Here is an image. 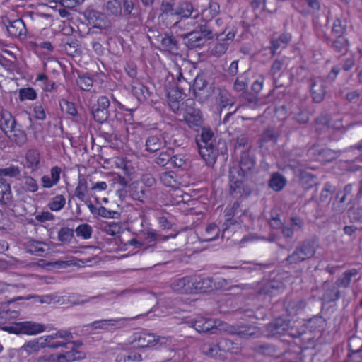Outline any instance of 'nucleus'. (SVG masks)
I'll return each mask as SVG.
<instances>
[{"mask_svg":"<svg viewBox=\"0 0 362 362\" xmlns=\"http://www.w3.org/2000/svg\"><path fill=\"white\" fill-rule=\"evenodd\" d=\"M45 247H47L45 243L31 240L27 245V250L33 255L43 256L46 251Z\"/></svg>","mask_w":362,"mask_h":362,"instance_id":"nucleus-32","label":"nucleus"},{"mask_svg":"<svg viewBox=\"0 0 362 362\" xmlns=\"http://www.w3.org/2000/svg\"><path fill=\"white\" fill-rule=\"evenodd\" d=\"M13 195L11 185L6 180L0 178V202L9 204L12 201Z\"/></svg>","mask_w":362,"mask_h":362,"instance_id":"nucleus-26","label":"nucleus"},{"mask_svg":"<svg viewBox=\"0 0 362 362\" xmlns=\"http://www.w3.org/2000/svg\"><path fill=\"white\" fill-rule=\"evenodd\" d=\"M132 92L134 95L136 96L138 100L141 102L145 101L151 95V93L148 88L142 83H136L132 86Z\"/></svg>","mask_w":362,"mask_h":362,"instance_id":"nucleus-28","label":"nucleus"},{"mask_svg":"<svg viewBox=\"0 0 362 362\" xmlns=\"http://www.w3.org/2000/svg\"><path fill=\"white\" fill-rule=\"evenodd\" d=\"M264 334L268 337H281L282 335L298 337L300 335V333L293 332V328L290 327L288 320L281 317L276 318L267 325Z\"/></svg>","mask_w":362,"mask_h":362,"instance_id":"nucleus-8","label":"nucleus"},{"mask_svg":"<svg viewBox=\"0 0 362 362\" xmlns=\"http://www.w3.org/2000/svg\"><path fill=\"white\" fill-rule=\"evenodd\" d=\"M272 218L269 221L271 227L274 229L283 228L284 226L282 221L279 218V214L274 211L272 212Z\"/></svg>","mask_w":362,"mask_h":362,"instance_id":"nucleus-60","label":"nucleus"},{"mask_svg":"<svg viewBox=\"0 0 362 362\" xmlns=\"http://www.w3.org/2000/svg\"><path fill=\"white\" fill-rule=\"evenodd\" d=\"M202 351L207 356L216 357L220 352L219 344L205 343L202 345Z\"/></svg>","mask_w":362,"mask_h":362,"instance_id":"nucleus-46","label":"nucleus"},{"mask_svg":"<svg viewBox=\"0 0 362 362\" xmlns=\"http://www.w3.org/2000/svg\"><path fill=\"white\" fill-rule=\"evenodd\" d=\"M98 216L105 218H118L120 216V214L117 211H112L104 206H100Z\"/></svg>","mask_w":362,"mask_h":362,"instance_id":"nucleus-55","label":"nucleus"},{"mask_svg":"<svg viewBox=\"0 0 362 362\" xmlns=\"http://www.w3.org/2000/svg\"><path fill=\"white\" fill-rule=\"evenodd\" d=\"M209 280L199 276H184L175 279L170 284L171 288L180 293H191L203 291L206 288L204 284Z\"/></svg>","mask_w":362,"mask_h":362,"instance_id":"nucleus-3","label":"nucleus"},{"mask_svg":"<svg viewBox=\"0 0 362 362\" xmlns=\"http://www.w3.org/2000/svg\"><path fill=\"white\" fill-rule=\"evenodd\" d=\"M7 30L10 35L16 37H25L26 35L25 25L22 19H16L8 21L6 25Z\"/></svg>","mask_w":362,"mask_h":362,"instance_id":"nucleus-16","label":"nucleus"},{"mask_svg":"<svg viewBox=\"0 0 362 362\" xmlns=\"http://www.w3.org/2000/svg\"><path fill=\"white\" fill-rule=\"evenodd\" d=\"M160 182L166 187L171 188H177L180 186V182L173 171L163 172L160 174Z\"/></svg>","mask_w":362,"mask_h":362,"instance_id":"nucleus-27","label":"nucleus"},{"mask_svg":"<svg viewBox=\"0 0 362 362\" xmlns=\"http://www.w3.org/2000/svg\"><path fill=\"white\" fill-rule=\"evenodd\" d=\"M315 252L316 249L314 243L304 241L286 258V261L289 264H298L313 257Z\"/></svg>","mask_w":362,"mask_h":362,"instance_id":"nucleus-9","label":"nucleus"},{"mask_svg":"<svg viewBox=\"0 0 362 362\" xmlns=\"http://www.w3.org/2000/svg\"><path fill=\"white\" fill-rule=\"evenodd\" d=\"M157 341L158 338L156 335L146 332L138 334L134 339L136 346L141 348L153 346Z\"/></svg>","mask_w":362,"mask_h":362,"instance_id":"nucleus-21","label":"nucleus"},{"mask_svg":"<svg viewBox=\"0 0 362 362\" xmlns=\"http://www.w3.org/2000/svg\"><path fill=\"white\" fill-rule=\"evenodd\" d=\"M333 47L339 52L346 50V42L344 37H337L333 42Z\"/></svg>","mask_w":362,"mask_h":362,"instance_id":"nucleus-61","label":"nucleus"},{"mask_svg":"<svg viewBox=\"0 0 362 362\" xmlns=\"http://www.w3.org/2000/svg\"><path fill=\"white\" fill-rule=\"evenodd\" d=\"M228 48V44L226 42H217L211 49V54L214 56H221L226 53Z\"/></svg>","mask_w":362,"mask_h":362,"instance_id":"nucleus-53","label":"nucleus"},{"mask_svg":"<svg viewBox=\"0 0 362 362\" xmlns=\"http://www.w3.org/2000/svg\"><path fill=\"white\" fill-rule=\"evenodd\" d=\"M50 264L53 267H57L59 269H65L69 267L76 265V264L75 262V258L72 257L71 259H68V260H57V261L50 263Z\"/></svg>","mask_w":362,"mask_h":362,"instance_id":"nucleus-58","label":"nucleus"},{"mask_svg":"<svg viewBox=\"0 0 362 362\" xmlns=\"http://www.w3.org/2000/svg\"><path fill=\"white\" fill-rule=\"evenodd\" d=\"M16 126V120L12 114L9 111L2 109L0 112V129L5 134H7L8 132L11 133V130Z\"/></svg>","mask_w":362,"mask_h":362,"instance_id":"nucleus-14","label":"nucleus"},{"mask_svg":"<svg viewBox=\"0 0 362 362\" xmlns=\"http://www.w3.org/2000/svg\"><path fill=\"white\" fill-rule=\"evenodd\" d=\"M201 129L202 132L196 139L199 153L207 164H211L215 162L217 156L214 134L209 129Z\"/></svg>","mask_w":362,"mask_h":362,"instance_id":"nucleus-2","label":"nucleus"},{"mask_svg":"<svg viewBox=\"0 0 362 362\" xmlns=\"http://www.w3.org/2000/svg\"><path fill=\"white\" fill-rule=\"evenodd\" d=\"M34 117L39 120H44L46 118V114L44 107L40 104H35L33 107Z\"/></svg>","mask_w":362,"mask_h":362,"instance_id":"nucleus-62","label":"nucleus"},{"mask_svg":"<svg viewBox=\"0 0 362 362\" xmlns=\"http://www.w3.org/2000/svg\"><path fill=\"white\" fill-rule=\"evenodd\" d=\"M65 204V196L63 194H58L51 199L47 206L52 211H59L64 207Z\"/></svg>","mask_w":362,"mask_h":362,"instance_id":"nucleus-37","label":"nucleus"},{"mask_svg":"<svg viewBox=\"0 0 362 362\" xmlns=\"http://www.w3.org/2000/svg\"><path fill=\"white\" fill-rule=\"evenodd\" d=\"M18 98L21 102L34 100L37 98V93L33 88H22L18 90Z\"/></svg>","mask_w":362,"mask_h":362,"instance_id":"nucleus-43","label":"nucleus"},{"mask_svg":"<svg viewBox=\"0 0 362 362\" xmlns=\"http://www.w3.org/2000/svg\"><path fill=\"white\" fill-rule=\"evenodd\" d=\"M198 23L199 31H192L184 35L185 38L188 39L187 45L192 48L203 45L206 40L212 38L214 33L213 28L209 26L208 23Z\"/></svg>","mask_w":362,"mask_h":362,"instance_id":"nucleus-7","label":"nucleus"},{"mask_svg":"<svg viewBox=\"0 0 362 362\" xmlns=\"http://www.w3.org/2000/svg\"><path fill=\"white\" fill-rule=\"evenodd\" d=\"M21 169L18 166L11 165L6 168H0V177H16L20 175Z\"/></svg>","mask_w":362,"mask_h":362,"instance_id":"nucleus-47","label":"nucleus"},{"mask_svg":"<svg viewBox=\"0 0 362 362\" xmlns=\"http://www.w3.org/2000/svg\"><path fill=\"white\" fill-rule=\"evenodd\" d=\"M122 319L100 320L92 322L91 326L94 329H107L109 327L115 326Z\"/></svg>","mask_w":362,"mask_h":362,"instance_id":"nucleus-45","label":"nucleus"},{"mask_svg":"<svg viewBox=\"0 0 362 362\" xmlns=\"http://www.w3.org/2000/svg\"><path fill=\"white\" fill-rule=\"evenodd\" d=\"M85 354L72 347L70 351L58 354V362H72L76 360L83 359Z\"/></svg>","mask_w":362,"mask_h":362,"instance_id":"nucleus-25","label":"nucleus"},{"mask_svg":"<svg viewBox=\"0 0 362 362\" xmlns=\"http://www.w3.org/2000/svg\"><path fill=\"white\" fill-rule=\"evenodd\" d=\"M87 193H88L87 180L83 175H79L78 180V184L74 190V195L80 201L86 203L88 201Z\"/></svg>","mask_w":362,"mask_h":362,"instance_id":"nucleus-22","label":"nucleus"},{"mask_svg":"<svg viewBox=\"0 0 362 362\" xmlns=\"http://www.w3.org/2000/svg\"><path fill=\"white\" fill-rule=\"evenodd\" d=\"M76 83L81 90L89 91L93 86V81L90 76L82 75L78 77Z\"/></svg>","mask_w":362,"mask_h":362,"instance_id":"nucleus-48","label":"nucleus"},{"mask_svg":"<svg viewBox=\"0 0 362 362\" xmlns=\"http://www.w3.org/2000/svg\"><path fill=\"white\" fill-rule=\"evenodd\" d=\"M45 326L42 324L32 321L15 322L10 325L1 327V329L9 333L24 334L28 335H35L45 331Z\"/></svg>","mask_w":362,"mask_h":362,"instance_id":"nucleus-6","label":"nucleus"},{"mask_svg":"<svg viewBox=\"0 0 362 362\" xmlns=\"http://www.w3.org/2000/svg\"><path fill=\"white\" fill-rule=\"evenodd\" d=\"M73 335L71 332L67 330L61 329L52 334L42 336L38 338L41 348L49 347L52 349H57L64 347L67 344H74V346H80L79 341H72Z\"/></svg>","mask_w":362,"mask_h":362,"instance_id":"nucleus-4","label":"nucleus"},{"mask_svg":"<svg viewBox=\"0 0 362 362\" xmlns=\"http://www.w3.org/2000/svg\"><path fill=\"white\" fill-rule=\"evenodd\" d=\"M194 101L187 100V107L183 113V120L192 129L199 130L203 125V116L199 109L193 107Z\"/></svg>","mask_w":362,"mask_h":362,"instance_id":"nucleus-10","label":"nucleus"},{"mask_svg":"<svg viewBox=\"0 0 362 362\" xmlns=\"http://www.w3.org/2000/svg\"><path fill=\"white\" fill-rule=\"evenodd\" d=\"M103 230L109 235L115 236L122 232V224L120 222H105Z\"/></svg>","mask_w":362,"mask_h":362,"instance_id":"nucleus-38","label":"nucleus"},{"mask_svg":"<svg viewBox=\"0 0 362 362\" xmlns=\"http://www.w3.org/2000/svg\"><path fill=\"white\" fill-rule=\"evenodd\" d=\"M92 113L94 119L99 123H103L108 117V111L98 107H94Z\"/></svg>","mask_w":362,"mask_h":362,"instance_id":"nucleus-54","label":"nucleus"},{"mask_svg":"<svg viewBox=\"0 0 362 362\" xmlns=\"http://www.w3.org/2000/svg\"><path fill=\"white\" fill-rule=\"evenodd\" d=\"M162 15L175 16V8L170 2H163L161 4Z\"/></svg>","mask_w":362,"mask_h":362,"instance_id":"nucleus-64","label":"nucleus"},{"mask_svg":"<svg viewBox=\"0 0 362 362\" xmlns=\"http://www.w3.org/2000/svg\"><path fill=\"white\" fill-rule=\"evenodd\" d=\"M284 305L288 315H293L303 311L306 303L303 299L288 298Z\"/></svg>","mask_w":362,"mask_h":362,"instance_id":"nucleus-17","label":"nucleus"},{"mask_svg":"<svg viewBox=\"0 0 362 362\" xmlns=\"http://www.w3.org/2000/svg\"><path fill=\"white\" fill-rule=\"evenodd\" d=\"M74 237V231L68 228H63L58 232V239L61 242L69 243Z\"/></svg>","mask_w":362,"mask_h":362,"instance_id":"nucleus-52","label":"nucleus"},{"mask_svg":"<svg viewBox=\"0 0 362 362\" xmlns=\"http://www.w3.org/2000/svg\"><path fill=\"white\" fill-rule=\"evenodd\" d=\"M21 187L26 192H36L39 189L37 180L30 175L23 176L21 181Z\"/></svg>","mask_w":362,"mask_h":362,"instance_id":"nucleus-30","label":"nucleus"},{"mask_svg":"<svg viewBox=\"0 0 362 362\" xmlns=\"http://www.w3.org/2000/svg\"><path fill=\"white\" fill-rule=\"evenodd\" d=\"M286 180L281 174L274 173L269 180V186L276 192L281 190L286 185Z\"/></svg>","mask_w":362,"mask_h":362,"instance_id":"nucleus-36","label":"nucleus"},{"mask_svg":"<svg viewBox=\"0 0 362 362\" xmlns=\"http://www.w3.org/2000/svg\"><path fill=\"white\" fill-rule=\"evenodd\" d=\"M171 163L173 166L180 168L187 167V158L184 154H177L171 157Z\"/></svg>","mask_w":362,"mask_h":362,"instance_id":"nucleus-50","label":"nucleus"},{"mask_svg":"<svg viewBox=\"0 0 362 362\" xmlns=\"http://www.w3.org/2000/svg\"><path fill=\"white\" fill-rule=\"evenodd\" d=\"M175 16H177L179 20L174 23L173 29L182 28L185 25H193L199 23L200 12L188 1H181L176 6Z\"/></svg>","mask_w":362,"mask_h":362,"instance_id":"nucleus-1","label":"nucleus"},{"mask_svg":"<svg viewBox=\"0 0 362 362\" xmlns=\"http://www.w3.org/2000/svg\"><path fill=\"white\" fill-rule=\"evenodd\" d=\"M309 153L312 155H316L315 160L320 162H329L335 158V153L327 148L313 147L310 149Z\"/></svg>","mask_w":362,"mask_h":362,"instance_id":"nucleus-23","label":"nucleus"},{"mask_svg":"<svg viewBox=\"0 0 362 362\" xmlns=\"http://www.w3.org/2000/svg\"><path fill=\"white\" fill-rule=\"evenodd\" d=\"M76 236L83 240L90 239L92 236V227L88 223H82L78 225L75 229Z\"/></svg>","mask_w":362,"mask_h":362,"instance_id":"nucleus-41","label":"nucleus"},{"mask_svg":"<svg viewBox=\"0 0 362 362\" xmlns=\"http://www.w3.org/2000/svg\"><path fill=\"white\" fill-rule=\"evenodd\" d=\"M345 30L344 26L342 25L341 21L337 19L334 21L332 25V33L336 37H342L341 35Z\"/></svg>","mask_w":362,"mask_h":362,"instance_id":"nucleus-57","label":"nucleus"},{"mask_svg":"<svg viewBox=\"0 0 362 362\" xmlns=\"http://www.w3.org/2000/svg\"><path fill=\"white\" fill-rule=\"evenodd\" d=\"M160 44L165 51L175 53L177 50V41L168 34L161 36Z\"/></svg>","mask_w":362,"mask_h":362,"instance_id":"nucleus-33","label":"nucleus"},{"mask_svg":"<svg viewBox=\"0 0 362 362\" xmlns=\"http://www.w3.org/2000/svg\"><path fill=\"white\" fill-rule=\"evenodd\" d=\"M42 349L40 345L38 338L30 340L25 343L21 348L20 351L21 353L25 352L27 355H31L37 353L40 349Z\"/></svg>","mask_w":362,"mask_h":362,"instance_id":"nucleus-35","label":"nucleus"},{"mask_svg":"<svg viewBox=\"0 0 362 362\" xmlns=\"http://www.w3.org/2000/svg\"><path fill=\"white\" fill-rule=\"evenodd\" d=\"M230 192L235 197H241L244 194H250V189L245 183V175L240 173V169L237 167L230 168Z\"/></svg>","mask_w":362,"mask_h":362,"instance_id":"nucleus-5","label":"nucleus"},{"mask_svg":"<svg viewBox=\"0 0 362 362\" xmlns=\"http://www.w3.org/2000/svg\"><path fill=\"white\" fill-rule=\"evenodd\" d=\"M59 105L61 107V110L71 115V116H76L78 113L77 110L74 105V104L71 102H69L65 99L61 100L59 101Z\"/></svg>","mask_w":362,"mask_h":362,"instance_id":"nucleus-49","label":"nucleus"},{"mask_svg":"<svg viewBox=\"0 0 362 362\" xmlns=\"http://www.w3.org/2000/svg\"><path fill=\"white\" fill-rule=\"evenodd\" d=\"M171 150L162 151L158 157L156 158L155 162L157 165L160 166L166 165L169 162H171Z\"/></svg>","mask_w":362,"mask_h":362,"instance_id":"nucleus-51","label":"nucleus"},{"mask_svg":"<svg viewBox=\"0 0 362 362\" xmlns=\"http://www.w3.org/2000/svg\"><path fill=\"white\" fill-rule=\"evenodd\" d=\"M163 145L161 139L157 136H151L146 141V147L148 151L156 152Z\"/></svg>","mask_w":362,"mask_h":362,"instance_id":"nucleus-42","label":"nucleus"},{"mask_svg":"<svg viewBox=\"0 0 362 362\" xmlns=\"http://www.w3.org/2000/svg\"><path fill=\"white\" fill-rule=\"evenodd\" d=\"M340 297V291L334 287L327 290L323 295V299L327 302H332L338 300Z\"/></svg>","mask_w":362,"mask_h":362,"instance_id":"nucleus-56","label":"nucleus"},{"mask_svg":"<svg viewBox=\"0 0 362 362\" xmlns=\"http://www.w3.org/2000/svg\"><path fill=\"white\" fill-rule=\"evenodd\" d=\"M191 324L198 332L209 334H216L218 331L223 330V325H226L219 320L204 317H197Z\"/></svg>","mask_w":362,"mask_h":362,"instance_id":"nucleus-11","label":"nucleus"},{"mask_svg":"<svg viewBox=\"0 0 362 362\" xmlns=\"http://www.w3.org/2000/svg\"><path fill=\"white\" fill-rule=\"evenodd\" d=\"M35 218L38 222L44 223L47 221L53 220L54 215L49 211H43L40 214H36Z\"/></svg>","mask_w":362,"mask_h":362,"instance_id":"nucleus-63","label":"nucleus"},{"mask_svg":"<svg viewBox=\"0 0 362 362\" xmlns=\"http://www.w3.org/2000/svg\"><path fill=\"white\" fill-rule=\"evenodd\" d=\"M87 18L90 25L94 28L103 29L107 26L108 21L104 14L96 11H90L87 15Z\"/></svg>","mask_w":362,"mask_h":362,"instance_id":"nucleus-20","label":"nucleus"},{"mask_svg":"<svg viewBox=\"0 0 362 362\" xmlns=\"http://www.w3.org/2000/svg\"><path fill=\"white\" fill-rule=\"evenodd\" d=\"M223 331L230 334H236L241 338H255L259 337L263 334V332L260 328L252 325L236 327L226 323V325H223Z\"/></svg>","mask_w":362,"mask_h":362,"instance_id":"nucleus-12","label":"nucleus"},{"mask_svg":"<svg viewBox=\"0 0 362 362\" xmlns=\"http://www.w3.org/2000/svg\"><path fill=\"white\" fill-rule=\"evenodd\" d=\"M303 226V221L299 217H291L290 223L288 226H284L282 228L283 235L286 238H291L295 231L302 229Z\"/></svg>","mask_w":362,"mask_h":362,"instance_id":"nucleus-19","label":"nucleus"},{"mask_svg":"<svg viewBox=\"0 0 362 362\" xmlns=\"http://www.w3.org/2000/svg\"><path fill=\"white\" fill-rule=\"evenodd\" d=\"M247 81L241 77H238L234 83L233 88L236 91L241 92L247 89Z\"/></svg>","mask_w":362,"mask_h":362,"instance_id":"nucleus-59","label":"nucleus"},{"mask_svg":"<svg viewBox=\"0 0 362 362\" xmlns=\"http://www.w3.org/2000/svg\"><path fill=\"white\" fill-rule=\"evenodd\" d=\"M357 274L356 269H351L344 272L336 281V284L339 287L346 288L349 286L351 278Z\"/></svg>","mask_w":362,"mask_h":362,"instance_id":"nucleus-40","label":"nucleus"},{"mask_svg":"<svg viewBox=\"0 0 362 362\" xmlns=\"http://www.w3.org/2000/svg\"><path fill=\"white\" fill-rule=\"evenodd\" d=\"M25 163L24 167L30 169L31 171H36L40 168V154L38 151L30 149L25 154Z\"/></svg>","mask_w":362,"mask_h":362,"instance_id":"nucleus-18","label":"nucleus"},{"mask_svg":"<svg viewBox=\"0 0 362 362\" xmlns=\"http://www.w3.org/2000/svg\"><path fill=\"white\" fill-rule=\"evenodd\" d=\"M105 11L114 16H119L122 14L121 3L118 0H108L105 4Z\"/></svg>","mask_w":362,"mask_h":362,"instance_id":"nucleus-39","label":"nucleus"},{"mask_svg":"<svg viewBox=\"0 0 362 362\" xmlns=\"http://www.w3.org/2000/svg\"><path fill=\"white\" fill-rule=\"evenodd\" d=\"M284 290V284L279 279H273L263 284L259 290V293L270 296H276Z\"/></svg>","mask_w":362,"mask_h":362,"instance_id":"nucleus-15","label":"nucleus"},{"mask_svg":"<svg viewBox=\"0 0 362 362\" xmlns=\"http://www.w3.org/2000/svg\"><path fill=\"white\" fill-rule=\"evenodd\" d=\"M219 12V5L216 2H210L207 9L202 10L200 13L199 22H205L206 18H213ZM209 20H207L208 21Z\"/></svg>","mask_w":362,"mask_h":362,"instance_id":"nucleus-29","label":"nucleus"},{"mask_svg":"<svg viewBox=\"0 0 362 362\" xmlns=\"http://www.w3.org/2000/svg\"><path fill=\"white\" fill-rule=\"evenodd\" d=\"M220 230L215 223H210L205 229L204 240L205 241H212L216 239L219 235Z\"/></svg>","mask_w":362,"mask_h":362,"instance_id":"nucleus-44","label":"nucleus"},{"mask_svg":"<svg viewBox=\"0 0 362 362\" xmlns=\"http://www.w3.org/2000/svg\"><path fill=\"white\" fill-rule=\"evenodd\" d=\"M218 344L220 351L229 352L233 354H237L240 352V346H238V344L233 343L230 339H220Z\"/></svg>","mask_w":362,"mask_h":362,"instance_id":"nucleus-34","label":"nucleus"},{"mask_svg":"<svg viewBox=\"0 0 362 362\" xmlns=\"http://www.w3.org/2000/svg\"><path fill=\"white\" fill-rule=\"evenodd\" d=\"M6 135L11 141L19 146L24 145L27 141L25 132L18 127V125L11 130V133L8 132Z\"/></svg>","mask_w":362,"mask_h":362,"instance_id":"nucleus-24","label":"nucleus"},{"mask_svg":"<svg viewBox=\"0 0 362 362\" xmlns=\"http://www.w3.org/2000/svg\"><path fill=\"white\" fill-rule=\"evenodd\" d=\"M254 165L253 158L247 153H243L240 157V166L237 168L240 169V173L245 175V173L252 170Z\"/></svg>","mask_w":362,"mask_h":362,"instance_id":"nucleus-31","label":"nucleus"},{"mask_svg":"<svg viewBox=\"0 0 362 362\" xmlns=\"http://www.w3.org/2000/svg\"><path fill=\"white\" fill-rule=\"evenodd\" d=\"M326 81L321 76H313L310 78V94L315 103L322 102L326 95Z\"/></svg>","mask_w":362,"mask_h":362,"instance_id":"nucleus-13","label":"nucleus"}]
</instances>
